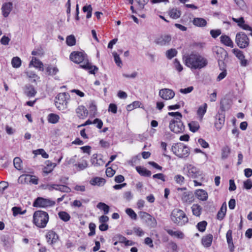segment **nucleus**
Segmentation results:
<instances>
[{"label":"nucleus","instance_id":"e433bc0d","mask_svg":"<svg viewBox=\"0 0 252 252\" xmlns=\"http://www.w3.org/2000/svg\"><path fill=\"white\" fill-rule=\"evenodd\" d=\"M97 207L98 209L103 210L104 215L108 214L110 210L109 206L103 202L98 203L97 205Z\"/></svg>","mask_w":252,"mask_h":252},{"label":"nucleus","instance_id":"a18cd8bd","mask_svg":"<svg viewBox=\"0 0 252 252\" xmlns=\"http://www.w3.org/2000/svg\"><path fill=\"white\" fill-rule=\"evenodd\" d=\"M174 180L176 183L182 185L185 183V178L181 175L177 174L174 177Z\"/></svg>","mask_w":252,"mask_h":252},{"label":"nucleus","instance_id":"412c9836","mask_svg":"<svg viewBox=\"0 0 252 252\" xmlns=\"http://www.w3.org/2000/svg\"><path fill=\"white\" fill-rule=\"evenodd\" d=\"M220 42L225 46L233 48L234 44L230 38L226 35H222L220 37Z\"/></svg>","mask_w":252,"mask_h":252},{"label":"nucleus","instance_id":"69168bd1","mask_svg":"<svg viewBox=\"0 0 252 252\" xmlns=\"http://www.w3.org/2000/svg\"><path fill=\"white\" fill-rule=\"evenodd\" d=\"M221 34L220 30H212L210 31V34L212 37L216 38Z\"/></svg>","mask_w":252,"mask_h":252},{"label":"nucleus","instance_id":"052dcab7","mask_svg":"<svg viewBox=\"0 0 252 252\" xmlns=\"http://www.w3.org/2000/svg\"><path fill=\"white\" fill-rule=\"evenodd\" d=\"M89 227L90 232L89 233L88 235L89 236H92L94 235L95 233V227H96L95 224L93 222H91L89 224Z\"/></svg>","mask_w":252,"mask_h":252},{"label":"nucleus","instance_id":"bb28decb","mask_svg":"<svg viewBox=\"0 0 252 252\" xmlns=\"http://www.w3.org/2000/svg\"><path fill=\"white\" fill-rule=\"evenodd\" d=\"M137 172L142 176L144 177H150L151 176V172L145 168L141 166H137L136 167Z\"/></svg>","mask_w":252,"mask_h":252},{"label":"nucleus","instance_id":"e2e57ef3","mask_svg":"<svg viewBox=\"0 0 252 252\" xmlns=\"http://www.w3.org/2000/svg\"><path fill=\"white\" fill-rule=\"evenodd\" d=\"M174 65L176 69L178 70L179 72H181V71H182L183 69V66L180 64L178 59H176L174 60Z\"/></svg>","mask_w":252,"mask_h":252},{"label":"nucleus","instance_id":"13d9d810","mask_svg":"<svg viewBox=\"0 0 252 252\" xmlns=\"http://www.w3.org/2000/svg\"><path fill=\"white\" fill-rule=\"evenodd\" d=\"M77 156L75 155L70 158H67L65 159L64 164L65 165H68L70 164H76Z\"/></svg>","mask_w":252,"mask_h":252},{"label":"nucleus","instance_id":"1a4fd4ad","mask_svg":"<svg viewBox=\"0 0 252 252\" xmlns=\"http://www.w3.org/2000/svg\"><path fill=\"white\" fill-rule=\"evenodd\" d=\"M235 42L240 48L244 49L249 46V39L244 32H240L236 35Z\"/></svg>","mask_w":252,"mask_h":252},{"label":"nucleus","instance_id":"a19ab883","mask_svg":"<svg viewBox=\"0 0 252 252\" xmlns=\"http://www.w3.org/2000/svg\"><path fill=\"white\" fill-rule=\"evenodd\" d=\"M207 105L206 103H204L203 106H200L197 110V115L200 116L201 118L203 117L204 115L206 113L207 111Z\"/></svg>","mask_w":252,"mask_h":252},{"label":"nucleus","instance_id":"0eeeda50","mask_svg":"<svg viewBox=\"0 0 252 252\" xmlns=\"http://www.w3.org/2000/svg\"><path fill=\"white\" fill-rule=\"evenodd\" d=\"M169 127L171 131L175 133L183 132L185 129L181 119L178 118L172 119L169 123Z\"/></svg>","mask_w":252,"mask_h":252},{"label":"nucleus","instance_id":"603ef678","mask_svg":"<svg viewBox=\"0 0 252 252\" xmlns=\"http://www.w3.org/2000/svg\"><path fill=\"white\" fill-rule=\"evenodd\" d=\"M33 153L35 155H41L42 157L44 158H47L49 155L43 149H39L33 151Z\"/></svg>","mask_w":252,"mask_h":252},{"label":"nucleus","instance_id":"72a5a7b5","mask_svg":"<svg viewBox=\"0 0 252 252\" xmlns=\"http://www.w3.org/2000/svg\"><path fill=\"white\" fill-rule=\"evenodd\" d=\"M232 231L231 230H229L226 234V240L228 245H232V248L230 249V251L233 252L234 251V246L233 243L232 237Z\"/></svg>","mask_w":252,"mask_h":252},{"label":"nucleus","instance_id":"864d4df0","mask_svg":"<svg viewBox=\"0 0 252 252\" xmlns=\"http://www.w3.org/2000/svg\"><path fill=\"white\" fill-rule=\"evenodd\" d=\"M46 71L48 72L49 75H55L59 71V69L57 67H51L49 66L46 68Z\"/></svg>","mask_w":252,"mask_h":252},{"label":"nucleus","instance_id":"0e129e2a","mask_svg":"<svg viewBox=\"0 0 252 252\" xmlns=\"http://www.w3.org/2000/svg\"><path fill=\"white\" fill-rule=\"evenodd\" d=\"M8 183L6 182H1L0 183V192L3 194L4 190L8 188Z\"/></svg>","mask_w":252,"mask_h":252},{"label":"nucleus","instance_id":"3c124183","mask_svg":"<svg viewBox=\"0 0 252 252\" xmlns=\"http://www.w3.org/2000/svg\"><path fill=\"white\" fill-rule=\"evenodd\" d=\"M207 225V222L206 221L203 220L198 222L196 226L199 231L203 232L206 230Z\"/></svg>","mask_w":252,"mask_h":252},{"label":"nucleus","instance_id":"680f3d73","mask_svg":"<svg viewBox=\"0 0 252 252\" xmlns=\"http://www.w3.org/2000/svg\"><path fill=\"white\" fill-rule=\"evenodd\" d=\"M113 240V241H118L119 243H124L126 237L121 234H117L114 237Z\"/></svg>","mask_w":252,"mask_h":252},{"label":"nucleus","instance_id":"79ce46f5","mask_svg":"<svg viewBox=\"0 0 252 252\" xmlns=\"http://www.w3.org/2000/svg\"><path fill=\"white\" fill-rule=\"evenodd\" d=\"M66 43L68 46H72L76 44V39L73 35H70L66 37Z\"/></svg>","mask_w":252,"mask_h":252},{"label":"nucleus","instance_id":"2f4dec72","mask_svg":"<svg viewBox=\"0 0 252 252\" xmlns=\"http://www.w3.org/2000/svg\"><path fill=\"white\" fill-rule=\"evenodd\" d=\"M47 119L49 123L55 124L59 122L60 117L56 114L50 113L48 115Z\"/></svg>","mask_w":252,"mask_h":252},{"label":"nucleus","instance_id":"8fccbe9b","mask_svg":"<svg viewBox=\"0 0 252 252\" xmlns=\"http://www.w3.org/2000/svg\"><path fill=\"white\" fill-rule=\"evenodd\" d=\"M22 160L19 157H16L13 159V164L14 167L18 170H21L22 168Z\"/></svg>","mask_w":252,"mask_h":252},{"label":"nucleus","instance_id":"6ab92c4d","mask_svg":"<svg viewBox=\"0 0 252 252\" xmlns=\"http://www.w3.org/2000/svg\"><path fill=\"white\" fill-rule=\"evenodd\" d=\"M76 113L78 117L82 119L86 118L88 114L87 109L83 105H80L76 108Z\"/></svg>","mask_w":252,"mask_h":252},{"label":"nucleus","instance_id":"ddd939ff","mask_svg":"<svg viewBox=\"0 0 252 252\" xmlns=\"http://www.w3.org/2000/svg\"><path fill=\"white\" fill-rule=\"evenodd\" d=\"M174 92L169 89H162L159 92V95L163 99L166 100L172 99L175 96Z\"/></svg>","mask_w":252,"mask_h":252},{"label":"nucleus","instance_id":"2eb2a0df","mask_svg":"<svg viewBox=\"0 0 252 252\" xmlns=\"http://www.w3.org/2000/svg\"><path fill=\"white\" fill-rule=\"evenodd\" d=\"M171 40V36L170 35L164 34L157 38L155 43L160 46H165L169 45Z\"/></svg>","mask_w":252,"mask_h":252},{"label":"nucleus","instance_id":"7c9ffc66","mask_svg":"<svg viewBox=\"0 0 252 252\" xmlns=\"http://www.w3.org/2000/svg\"><path fill=\"white\" fill-rule=\"evenodd\" d=\"M25 93L29 97H33L35 95L36 92L32 85L26 86Z\"/></svg>","mask_w":252,"mask_h":252},{"label":"nucleus","instance_id":"dca6fc26","mask_svg":"<svg viewBox=\"0 0 252 252\" xmlns=\"http://www.w3.org/2000/svg\"><path fill=\"white\" fill-rule=\"evenodd\" d=\"M45 236L47 242L52 245L57 243L59 238V235L53 230L48 231Z\"/></svg>","mask_w":252,"mask_h":252},{"label":"nucleus","instance_id":"bf43d9fd","mask_svg":"<svg viewBox=\"0 0 252 252\" xmlns=\"http://www.w3.org/2000/svg\"><path fill=\"white\" fill-rule=\"evenodd\" d=\"M12 210L13 211V215L14 216H16L18 214H24L26 211L22 212V209L20 207H14L12 208Z\"/></svg>","mask_w":252,"mask_h":252},{"label":"nucleus","instance_id":"774afa93","mask_svg":"<svg viewBox=\"0 0 252 252\" xmlns=\"http://www.w3.org/2000/svg\"><path fill=\"white\" fill-rule=\"evenodd\" d=\"M134 232L138 236H142L144 234V232L143 230L139 227H135L133 228Z\"/></svg>","mask_w":252,"mask_h":252},{"label":"nucleus","instance_id":"58836bf2","mask_svg":"<svg viewBox=\"0 0 252 252\" xmlns=\"http://www.w3.org/2000/svg\"><path fill=\"white\" fill-rule=\"evenodd\" d=\"M30 174H23L21 175L18 179V182L19 184H29L30 179Z\"/></svg>","mask_w":252,"mask_h":252},{"label":"nucleus","instance_id":"39448f33","mask_svg":"<svg viewBox=\"0 0 252 252\" xmlns=\"http://www.w3.org/2000/svg\"><path fill=\"white\" fill-rule=\"evenodd\" d=\"M173 153L180 158H186L189 154V148L182 143L174 144L171 148Z\"/></svg>","mask_w":252,"mask_h":252},{"label":"nucleus","instance_id":"ea45409f","mask_svg":"<svg viewBox=\"0 0 252 252\" xmlns=\"http://www.w3.org/2000/svg\"><path fill=\"white\" fill-rule=\"evenodd\" d=\"M170 17L173 19H176L180 17L181 12L177 9H172L169 11Z\"/></svg>","mask_w":252,"mask_h":252},{"label":"nucleus","instance_id":"a878e982","mask_svg":"<svg viewBox=\"0 0 252 252\" xmlns=\"http://www.w3.org/2000/svg\"><path fill=\"white\" fill-rule=\"evenodd\" d=\"M193 24L197 27H203L206 26L207 21L202 18H194L192 21Z\"/></svg>","mask_w":252,"mask_h":252},{"label":"nucleus","instance_id":"49530a36","mask_svg":"<svg viewBox=\"0 0 252 252\" xmlns=\"http://www.w3.org/2000/svg\"><path fill=\"white\" fill-rule=\"evenodd\" d=\"M91 115L94 117L97 111V107L94 101H92L89 106Z\"/></svg>","mask_w":252,"mask_h":252},{"label":"nucleus","instance_id":"7ed1b4c3","mask_svg":"<svg viewBox=\"0 0 252 252\" xmlns=\"http://www.w3.org/2000/svg\"><path fill=\"white\" fill-rule=\"evenodd\" d=\"M49 221V215L46 212L38 210L33 215V222L38 227L44 228Z\"/></svg>","mask_w":252,"mask_h":252},{"label":"nucleus","instance_id":"6e6552de","mask_svg":"<svg viewBox=\"0 0 252 252\" xmlns=\"http://www.w3.org/2000/svg\"><path fill=\"white\" fill-rule=\"evenodd\" d=\"M178 191L182 192L179 193L181 200L184 203L190 204L194 200V195L190 191H188L186 188H177Z\"/></svg>","mask_w":252,"mask_h":252},{"label":"nucleus","instance_id":"9b49d317","mask_svg":"<svg viewBox=\"0 0 252 252\" xmlns=\"http://www.w3.org/2000/svg\"><path fill=\"white\" fill-rule=\"evenodd\" d=\"M55 204L54 201L49 199H45L42 197H37L33 203L34 207H46L53 206Z\"/></svg>","mask_w":252,"mask_h":252},{"label":"nucleus","instance_id":"de8ad7c7","mask_svg":"<svg viewBox=\"0 0 252 252\" xmlns=\"http://www.w3.org/2000/svg\"><path fill=\"white\" fill-rule=\"evenodd\" d=\"M177 51L175 49H171L166 52V57L168 59H171L176 56Z\"/></svg>","mask_w":252,"mask_h":252},{"label":"nucleus","instance_id":"f257e3e1","mask_svg":"<svg viewBox=\"0 0 252 252\" xmlns=\"http://www.w3.org/2000/svg\"><path fill=\"white\" fill-rule=\"evenodd\" d=\"M70 60L76 63H83L80 67L85 70H88L89 72L94 74L98 68L95 65H92L87 58V55L84 52L74 51L71 53L69 56Z\"/></svg>","mask_w":252,"mask_h":252},{"label":"nucleus","instance_id":"f8f14e48","mask_svg":"<svg viewBox=\"0 0 252 252\" xmlns=\"http://www.w3.org/2000/svg\"><path fill=\"white\" fill-rule=\"evenodd\" d=\"M186 169L187 175L190 178H197L202 174L199 169L190 164L186 165Z\"/></svg>","mask_w":252,"mask_h":252},{"label":"nucleus","instance_id":"338daca9","mask_svg":"<svg viewBox=\"0 0 252 252\" xmlns=\"http://www.w3.org/2000/svg\"><path fill=\"white\" fill-rule=\"evenodd\" d=\"M108 111L109 112H111L113 114L117 113V106L116 104L113 103H111L109 105Z\"/></svg>","mask_w":252,"mask_h":252},{"label":"nucleus","instance_id":"4be33fe9","mask_svg":"<svg viewBox=\"0 0 252 252\" xmlns=\"http://www.w3.org/2000/svg\"><path fill=\"white\" fill-rule=\"evenodd\" d=\"M105 180L101 177H95L90 180V183L93 186H103L105 184Z\"/></svg>","mask_w":252,"mask_h":252},{"label":"nucleus","instance_id":"f3484780","mask_svg":"<svg viewBox=\"0 0 252 252\" xmlns=\"http://www.w3.org/2000/svg\"><path fill=\"white\" fill-rule=\"evenodd\" d=\"M216 118V121L215 123V126L218 130H220L224 124V115L223 114L218 113Z\"/></svg>","mask_w":252,"mask_h":252},{"label":"nucleus","instance_id":"473e14b6","mask_svg":"<svg viewBox=\"0 0 252 252\" xmlns=\"http://www.w3.org/2000/svg\"><path fill=\"white\" fill-rule=\"evenodd\" d=\"M166 231L168 234L172 236H175L180 239H183L184 237V233L180 231H174L171 229H167Z\"/></svg>","mask_w":252,"mask_h":252},{"label":"nucleus","instance_id":"c756f323","mask_svg":"<svg viewBox=\"0 0 252 252\" xmlns=\"http://www.w3.org/2000/svg\"><path fill=\"white\" fill-rule=\"evenodd\" d=\"M32 65L36 68H42V70H43V64L42 63L35 57H32V60L30 63L29 66H31Z\"/></svg>","mask_w":252,"mask_h":252},{"label":"nucleus","instance_id":"a211bd4d","mask_svg":"<svg viewBox=\"0 0 252 252\" xmlns=\"http://www.w3.org/2000/svg\"><path fill=\"white\" fill-rule=\"evenodd\" d=\"M13 8V4L11 2L4 3L1 7V11L2 15L5 17H7Z\"/></svg>","mask_w":252,"mask_h":252},{"label":"nucleus","instance_id":"f03ea898","mask_svg":"<svg viewBox=\"0 0 252 252\" xmlns=\"http://www.w3.org/2000/svg\"><path fill=\"white\" fill-rule=\"evenodd\" d=\"M185 64L191 69H201L208 63L207 59L196 53H191L185 58Z\"/></svg>","mask_w":252,"mask_h":252},{"label":"nucleus","instance_id":"4468645a","mask_svg":"<svg viewBox=\"0 0 252 252\" xmlns=\"http://www.w3.org/2000/svg\"><path fill=\"white\" fill-rule=\"evenodd\" d=\"M234 55L240 60V64L242 66H246L248 64V62L245 59L243 52L237 48H234L232 50Z\"/></svg>","mask_w":252,"mask_h":252},{"label":"nucleus","instance_id":"20e7f679","mask_svg":"<svg viewBox=\"0 0 252 252\" xmlns=\"http://www.w3.org/2000/svg\"><path fill=\"white\" fill-rule=\"evenodd\" d=\"M171 219L178 225L182 226L188 221V218L183 211L176 209L173 210Z\"/></svg>","mask_w":252,"mask_h":252},{"label":"nucleus","instance_id":"5701e85b","mask_svg":"<svg viewBox=\"0 0 252 252\" xmlns=\"http://www.w3.org/2000/svg\"><path fill=\"white\" fill-rule=\"evenodd\" d=\"M91 162L93 165L95 166H102L104 162L103 159L101 158H97V155L94 154L91 159Z\"/></svg>","mask_w":252,"mask_h":252},{"label":"nucleus","instance_id":"c03bdc74","mask_svg":"<svg viewBox=\"0 0 252 252\" xmlns=\"http://www.w3.org/2000/svg\"><path fill=\"white\" fill-rule=\"evenodd\" d=\"M92 7L91 5H86L83 7L84 12H87L86 18L89 19L92 16Z\"/></svg>","mask_w":252,"mask_h":252},{"label":"nucleus","instance_id":"9d476101","mask_svg":"<svg viewBox=\"0 0 252 252\" xmlns=\"http://www.w3.org/2000/svg\"><path fill=\"white\" fill-rule=\"evenodd\" d=\"M139 215L140 218L151 228H155L157 226V221L156 219L150 214L141 211L139 212Z\"/></svg>","mask_w":252,"mask_h":252},{"label":"nucleus","instance_id":"aec40b11","mask_svg":"<svg viewBox=\"0 0 252 252\" xmlns=\"http://www.w3.org/2000/svg\"><path fill=\"white\" fill-rule=\"evenodd\" d=\"M217 54L220 53L221 55V57H218V63L220 67L221 64H224L223 61L228 57V54L227 52L223 50V49L220 48V49L217 50Z\"/></svg>","mask_w":252,"mask_h":252},{"label":"nucleus","instance_id":"c9c22d12","mask_svg":"<svg viewBox=\"0 0 252 252\" xmlns=\"http://www.w3.org/2000/svg\"><path fill=\"white\" fill-rule=\"evenodd\" d=\"M188 125L189 130L192 132H196L200 127L199 123L196 121H192Z\"/></svg>","mask_w":252,"mask_h":252},{"label":"nucleus","instance_id":"6e6d98bb","mask_svg":"<svg viewBox=\"0 0 252 252\" xmlns=\"http://www.w3.org/2000/svg\"><path fill=\"white\" fill-rule=\"evenodd\" d=\"M126 213L127 215L129 216V217L133 220H136L137 219V216L135 212L131 208H127L126 210Z\"/></svg>","mask_w":252,"mask_h":252},{"label":"nucleus","instance_id":"f704fd0d","mask_svg":"<svg viewBox=\"0 0 252 252\" xmlns=\"http://www.w3.org/2000/svg\"><path fill=\"white\" fill-rule=\"evenodd\" d=\"M191 210L193 214L196 216L198 217L201 214L202 208L199 205L197 204H194L192 205L191 207Z\"/></svg>","mask_w":252,"mask_h":252},{"label":"nucleus","instance_id":"4d7b16f0","mask_svg":"<svg viewBox=\"0 0 252 252\" xmlns=\"http://www.w3.org/2000/svg\"><path fill=\"white\" fill-rule=\"evenodd\" d=\"M112 54L114 57L115 63L118 66L121 67L122 65V62L119 57V55L116 52H113Z\"/></svg>","mask_w":252,"mask_h":252},{"label":"nucleus","instance_id":"5fc2aeb1","mask_svg":"<svg viewBox=\"0 0 252 252\" xmlns=\"http://www.w3.org/2000/svg\"><path fill=\"white\" fill-rule=\"evenodd\" d=\"M11 63L13 67L18 68L21 65V60L19 57H15L12 59Z\"/></svg>","mask_w":252,"mask_h":252},{"label":"nucleus","instance_id":"cd10ccee","mask_svg":"<svg viewBox=\"0 0 252 252\" xmlns=\"http://www.w3.org/2000/svg\"><path fill=\"white\" fill-rule=\"evenodd\" d=\"M88 166V162L86 160H83L81 162L74 164L75 169L77 172L85 169Z\"/></svg>","mask_w":252,"mask_h":252},{"label":"nucleus","instance_id":"c85d7f7f","mask_svg":"<svg viewBox=\"0 0 252 252\" xmlns=\"http://www.w3.org/2000/svg\"><path fill=\"white\" fill-rule=\"evenodd\" d=\"M226 204L224 202L222 204L220 210L217 214V217L218 220H221L224 218L226 214Z\"/></svg>","mask_w":252,"mask_h":252},{"label":"nucleus","instance_id":"b1692460","mask_svg":"<svg viewBox=\"0 0 252 252\" xmlns=\"http://www.w3.org/2000/svg\"><path fill=\"white\" fill-rule=\"evenodd\" d=\"M212 240L213 235L209 234L202 238V244L205 247L208 248L211 246Z\"/></svg>","mask_w":252,"mask_h":252},{"label":"nucleus","instance_id":"37998d69","mask_svg":"<svg viewBox=\"0 0 252 252\" xmlns=\"http://www.w3.org/2000/svg\"><path fill=\"white\" fill-rule=\"evenodd\" d=\"M59 218L63 221L66 222L70 219V215L66 212L64 211L60 212L58 213Z\"/></svg>","mask_w":252,"mask_h":252},{"label":"nucleus","instance_id":"4c0bfd02","mask_svg":"<svg viewBox=\"0 0 252 252\" xmlns=\"http://www.w3.org/2000/svg\"><path fill=\"white\" fill-rule=\"evenodd\" d=\"M230 153V149L228 146L222 147L221 149V158L225 159L227 158Z\"/></svg>","mask_w":252,"mask_h":252},{"label":"nucleus","instance_id":"423d86ee","mask_svg":"<svg viewBox=\"0 0 252 252\" xmlns=\"http://www.w3.org/2000/svg\"><path fill=\"white\" fill-rule=\"evenodd\" d=\"M69 97V94L67 93H59L55 97V102L57 108L60 110L66 108Z\"/></svg>","mask_w":252,"mask_h":252},{"label":"nucleus","instance_id":"09e8293b","mask_svg":"<svg viewBox=\"0 0 252 252\" xmlns=\"http://www.w3.org/2000/svg\"><path fill=\"white\" fill-rule=\"evenodd\" d=\"M56 190H58L62 192L68 193L71 191V189L69 187L65 185L58 184V189H56Z\"/></svg>","mask_w":252,"mask_h":252},{"label":"nucleus","instance_id":"393cba45","mask_svg":"<svg viewBox=\"0 0 252 252\" xmlns=\"http://www.w3.org/2000/svg\"><path fill=\"white\" fill-rule=\"evenodd\" d=\"M195 194L198 199L202 201H205L208 198V193L203 189H199L197 190Z\"/></svg>","mask_w":252,"mask_h":252}]
</instances>
